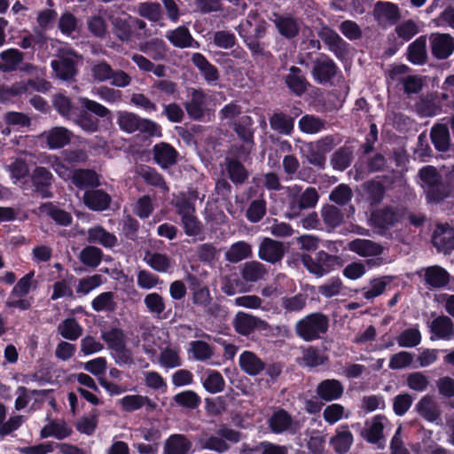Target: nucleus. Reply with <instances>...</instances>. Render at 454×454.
Returning a JSON list of instances; mask_svg holds the SVG:
<instances>
[{
  "label": "nucleus",
  "mask_w": 454,
  "mask_h": 454,
  "mask_svg": "<svg viewBox=\"0 0 454 454\" xmlns=\"http://www.w3.org/2000/svg\"><path fill=\"white\" fill-rule=\"evenodd\" d=\"M353 442V435L348 427H340L331 440L333 449L338 453H346Z\"/></svg>",
  "instance_id": "obj_49"
},
{
  "label": "nucleus",
  "mask_w": 454,
  "mask_h": 454,
  "mask_svg": "<svg viewBox=\"0 0 454 454\" xmlns=\"http://www.w3.org/2000/svg\"><path fill=\"white\" fill-rule=\"evenodd\" d=\"M319 37L325 42L332 51L342 50L346 44L343 39L333 29L324 27L319 31Z\"/></svg>",
  "instance_id": "obj_56"
},
{
  "label": "nucleus",
  "mask_w": 454,
  "mask_h": 454,
  "mask_svg": "<svg viewBox=\"0 0 454 454\" xmlns=\"http://www.w3.org/2000/svg\"><path fill=\"white\" fill-rule=\"evenodd\" d=\"M31 180L35 192L39 193L43 198H51L52 196L49 187L52 184L53 176L48 169L43 167H36L31 175Z\"/></svg>",
  "instance_id": "obj_17"
},
{
  "label": "nucleus",
  "mask_w": 454,
  "mask_h": 454,
  "mask_svg": "<svg viewBox=\"0 0 454 454\" xmlns=\"http://www.w3.org/2000/svg\"><path fill=\"white\" fill-rule=\"evenodd\" d=\"M72 429L63 420H52L46 424L40 432L42 438L55 437L59 440L68 437Z\"/></svg>",
  "instance_id": "obj_31"
},
{
  "label": "nucleus",
  "mask_w": 454,
  "mask_h": 454,
  "mask_svg": "<svg viewBox=\"0 0 454 454\" xmlns=\"http://www.w3.org/2000/svg\"><path fill=\"white\" fill-rule=\"evenodd\" d=\"M270 430L276 434H295L301 428V424L284 409H278L267 420Z\"/></svg>",
  "instance_id": "obj_6"
},
{
  "label": "nucleus",
  "mask_w": 454,
  "mask_h": 454,
  "mask_svg": "<svg viewBox=\"0 0 454 454\" xmlns=\"http://www.w3.org/2000/svg\"><path fill=\"white\" fill-rule=\"evenodd\" d=\"M192 446L184 434H171L165 442L164 454H187Z\"/></svg>",
  "instance_id": "obj_27"
},
{
  "label": "nucleus",
  "mask_w": 454,
  "mask_h": 454,
  "mask_svg": "<svg viewBox=\"0 0 454 454\" xmlns=\"http://www.w3.org/2000/svg\"><path fill=\"white\" fill-rule=\"evenodd\" d=\"M147 310L154 317L160 318L165 310V302L163 298L157 293H151L145 295L144 299Z\"/></svg>",
  "instance_id": "obj_62"
},
{
  "label": "nucleus",
  "mask_w": 454,
  "mask_h": 454,
  "mask_svg": "<svg viewBox=\"0 0 454 454\" xmlns=\"http://www.w3.org/2000/svg\"><path fill=\"white\" fill-rule=\"evenodd\" d=\"M39 213L42 215L50 216L59 225L67 226L72 222V216L67 211L60 209L54 204L48 202L39 207Z\"/></svg>",
  "instance_id": "obj_38"
},
{
  "label": "nucleus",
  "mask_w": 454,
  "mask_h": 454,
  "mask_svg": "<svg viewBox=\"0 0 454 454\" xmlns=\"http://www.w3.org/2000/svg\"><path fill=\"white\" fill-rule=\"evenodd\" d=\"M177 213L181 216L184 232L188 236H198L202 231V224L195 215V207L186 200H177Z\"/></svg>",
  "instance_id": "obj_7"
},
{
  "label": "nucleus",
  "mask_w": 454,
  "mask_h": 454,
  "mask_svg": "<svg viewBox=\"0 0 454 454\" xmlns=\"http://www.w3.org/2000/svg\"><path fill=\"white\" fill-rule=\"evenodd\" d=\"M400 347L413 348L421 340V334L418 328L411 327L403 331L396 339Z\"/></svg>",
  "instance_id": "obj_63"
},
{
  "label": "nucleus",
  "mask_w": 454,
  "mask_h": 454,
  "mask_svg": "<svg viewBox=\"0 0 454 454\" xmlns=\"http://www.w3.org/2000/svg\"><path fill=\"white\" fill-rule=\"evenodd\" d=\"M267 274V269L259 262H247L241 269V276L246 282H257Z\"/></svg>",
  "instance_id": "obj_46"
},
{
  "label": "nucleus",
  "mask_w": 454,
  "mask_h": 454,
  "mask_svg": "<svg viewBox=\"0 0 454 454\" xmlns=\"http://www.w3.org/2000/svg\"><path fill=\"white\" fill-rule=\"evenodd\" d=\"M397 36L403 40V42L410 41L413 36L419 33V27L417 22L412 20H407L395 27V29ZM403 43H402L403 44Z\"/></svg>",
  "instance_id": "obj_64"
},
{
  "label": "nucleus",
  "mask_w": 454,
  "mask_h": 454,
  "mask_svg": "<svg viewBox=\"0 0 454 454\" xmlns=\"http://www.w3.org/2000/svg\"><path fill=\"white\" fill-rule=\"evenodd\" d=\"M58 333L69 340H76L82 333V327L74 318H67L58 326Z\"/></svg>",
  "instance_id": "obj_50"
},
{
  "label": "nucleus",
  "mask_w": 454,
  "mask_h": 454,
  "mask_svg": "<svg viewBox=\"0 0 454 454\" xmlns=\"http://www.w3.org/2000/svg\"><path fill=\"white\" fill-rule=\"evenodd\" d=\"M116 121L120 129L128 134L138 131L148 137H161V128L159 124L152 120L141 118L134 113L119 111Z\"/></svg>",
  "instance_id": "obj_3"
},
{
  "label": "nucleus",
  "mask_w": 454,
  "mask_h": 454,
  "mask_svg": "<svg viewBox=\"0 0 454 454\" xmlns=\"http://www.w3.org/2000/svg\"><path fill=\"white\" fill-rule=\"evenodd\" d=\"M372 14L378 24L384 27L394 25L401 18L398 5L386 1H378L374 4Z\"/></svg>",
  "instance_id": "obj_9"
},
{
  "label": "nucleus",
  "mask_w": 454,
  "mask_h": 454,
  "mask_svg": "<svg viewBox=\"0 0 454 454\" xmlns=\"http://www.w3.org/2000/svg\"><path fill=\"white\" fill-rule=\"evenodd\" d=\"M144 261L154 270L160 273L171 272L174 269L175 262L167 254L160 253L146 252Z\"/></svg>",
  "instance_id": "obj_26"
},
{
  "label": "nucleus",
  "mask_w": 454,
  "mask_h": 454,
  "mask_svg": "<svg viewBox=\"0 0 454 454\" xmlns=\"http://www.w3.org/2000/svg\"><path fill=\"white\" fill-rule=\"evenodd\" d=\"M35 272L31 270L20 278L12 290V296L22 298L27 295L31 291L37 288L38 283L35 280Z\"/></svg>",
  "instance_id": "obj_39"
},
{
  "label": "nucleus",
  "mask_w": 454,
  "mask_h": 454,
  "mask_svg": "<svg viewBox=\"0 0 454 454\" xmlns=\"http://www.w3.org/2000/svg\"><path fill=\"white\" fill-rule=\"evenodd\" d=\"M39 161L41 163L50 164L55 173L63 180H71L74 170H71L63 161L58 157L43 153L40 156Z\"/></svg>",
  "instance_id": "obj_47"
},
{
  "label": "nucleus",
  "mask_w": 454,
  "mask_h": 454,
  "mask_svg": "<svg viewBox=\"0 0 454 454\" xmlns=\"http://www.w3.org/2000/svg\"><path fill=\"white\" fill-rule=\"evenodd\" d=\"M53 105L60 115L70 121L74 118L77 113V109L73 106L70 98L63 94H58L54 97Z\"/></svg>",
  "instance_id": "obj_58"
},
{
  "label": "nucleus",
  "mask_w": 454,
  "mask_h": 454,
  "mask_svg": "<svg viewBox=\"0 0 454 454\" xmlns=\"http://www.w3.org/2000/svg\"><path fill=\"white\" fill-rule=\"evenodd\" d=\"M139 49L154 60L164 59L167 56V45L163 40L159 38H154L142 43Z\"/></svg>",
  "instance_id": "obj_44"
},
{
  "label": "nucleus",
  "mask_w": 454,
  "mask_h": 454,
  "mask_svg": "<svg viewBox=\"0 0 454 454\" xmlns=\"http://www.w3.org/2000/svg\"><path fill=\"white\" fill-rule=\"evenodd\" d=\"M233 325L237 333L247 336L255 329H267L268 324L259 317L239 311L236 314Z\"/></svg>",
  "instance_id": "obj_11"
},
{
  "label": "nucleus",
  "mask_w": 454,
  "mask_h": 454,
  "mask_svg": "<svg viewBox=\"0 0 454 454\" xmlns=\"http://www.w3.org/2000/svg\"><path fill=\"white\" fill-rule=\"evenodd\" d=\"M102 339L112 351L116 363L120 365L133 363L132 354L126 348L124 333L118 328H112L102 333Z\"/></svg>",
  "instance_id": "obj_5"
},
{
  "label": "nucleus",
  "mask_w": 454,
  "mask_h": 454,
  "mask_svg": "<svg viewBox=\"0 0 454 454\" xmlns=\"http://www.w3.org/2000/svg\"><path fill=\"white\" fill-rule=\"evenodd\" d=\"M337 72L338 67L335 63L327 57H322L315 61L312 76L316 82L326 84L332 82Z\"/></svg>",
  "instance_id": "obj_12"
},
{
  "label": "nucleus",
  "mask_w": 454,
  "mask_h": 454,
  "mask_svg": "<svg viewBox=\"0 0 454 454\" xmlns=\"http://www.w3.org/2000/svg\"><path fill=\"white\" fill-rule=\"evenodd\" d=\"M419 413L427 421L434 422L440 417V410L437 403L429 395H425L417 403Z\"/></svg>",
  "instance_id": "obj_42"
},
{
  "label": "nucleus",
  "mask_w": 454,
  "mask_h": 454,
  "mask_svg": "<svg viewBox=\"0 0 454 454\" xmlns=\"http://www.w3.org/2000/svg\"><path fill=\"white\" fill-rule=\"evenodd\" d=\"M387 423V419L383 416H375L371 421L366 423V428L364 432V437L372 443H379L382 439V433Z\"/></svg>",
  "instance_id": "obj_35"
},
{
  "label": "nucleus",
  "mask_w": 454,
  "mask_h": 454,
  "mask_svg": "<svg viewBox=\"0 0 454 454\" xmlns=\"http://www.w3.org/2000/svg\"><path fill=\"white\" fill-rule=\"evenodd\" d=\"M284 255L283 246L280 242L266 238L259 247V257L266 262L275 263Z\"/></svg>",
  "instance_id": "obj_21"
},
{
  "label": "nucleus",
  "mask_w": 454,
  "mask_h": 454,
  "mask_svg": "<svg viewBox=\"0 0 454 454\" xmlns=\"http://www.w3.org/2000/svg\"><path fill=\"white\" fill-rule=\"evenodd\" d=\"M160 364L164 368H175L181 365L179 349L174 347L167 346L162 348L160 355Z\"/></svg>",
  "instance_id": "obj_61"
},
{
  "label": "nucleus",
  "mask_w": 454,
  "mask_h": 454,
  "mask_svg": "<svg viewBox=\"0 0 454 454\" xmlns=\"http://www.w3.org/2000/svg\"><path fill=\"white\" fill-rule=\"evenodd\" d=\"M294 122V118L283 113H275L270 119L271 129L285 135H289L293 131Z\"/></svg>",
  "instance_id": "obj_52"
},
{
  "label": "nucleus",
  "mask_w": 454,
  "mask_h": 454,
  "mask_svg": "<svg viewBox=\"0 0 454 454\" xmlns=\"http://www.w3.org/2000/svg\"><path fill=\"white\" fill-rule=\"evenodd\" d=\"M83 202L91 210L103 211L108 208L111 197L102 190H89L83 195Z\"/></svg>",
  "instance_id": "obj_22"
},
{
  "label": "nucleus",
  "mask_w": 454,
  "mask_h": 454,
  "mask_svg": "<svg viewBox=\"0 0 454 454\" xmlns=\"http://www.w3.org/2000/svg\"><path fill=\"white\" fill-rule=\"evenodd\" d=\"M24 70L30 74L36 75V79H30L27 82L25 81V84L27 85L26 92L30 90L46 92L49 90V89L51 88V83L40 78L41 76H43L45 74L44 70L31 65H27L24 67Z\"/></svg>",
  "instance_id": "obj_37"
},
{
  "label": "nucleus",
  "mask_w": 454,
  "mask_h": 454,
  "mask_svg": "<svg viewBox=\"0 0 454 454\" xmlns=\"http://www.w3.org/2000/svg\"><path fill=\"white\" fill-rule=\"evenodd\" d=\"M286 83L288 88L298 96L304 93L308 86V82L301 74V69L296 67L290 68V73L286 78Z\"/></svg>",
  "instance_id": "obj_45"
},
{
  "label": "nucleus",
  "mask_w": 454,
  "mask_h": 454,
  "mask_svg": "<svg viewBox=\"0 0 454 454\" xmlns=\"http://www.w3.org/2000/svg\"><path fill=\"white\" fill-rule=\"evenodd\" d=\"M3 60L0 63V71L12 72L17 69L23 60V54L16 49H9L0 54Z\"/></svg>",
  "instance_id": "obj_48"
},
{
  "label": "nucleus",
  "mask_w": 454,
  "mask_h": 454,
  "mask_svg": "<svg viewBox=\"0 0 454 454\" xmlns=\"http://www.w3.org/2000/svg\"><path fill=\"white\" fill-rule=\"evenodd\" d=\"M316 393L321 400L332 402L339 400L342 396L344 387L338 380L327 379L317 385Z\"/></svg>",
  "instance_id": "obj_16"
},
{
  "label": "nucleus",
  "mask_w": 454,
  "mask_h": 454,
  "mask_svg": "<svg viewBox=\"0 0 454 454\" xmlns=\"http://www.w3.org/2000/svg\"><path fill=\"white\" fill-rule=\"evenodd\" d=\"M393 278L390 276H382L373 278L370 281L368 289H364V297L366 300L374 299L384 293L386 287L390 285Z\"/></svg>",
  "instance_id": "obj_51"
},
{
  "label": "nucleus",
  "mask_w": 454,
  "mask_h": 454,
  "mask_svg": "<svg viewBox=\"0 0 454 454\" xmlns=\"http://www.w3.org/2000/svg\"><path fill=\"white\" fill-rule=\"evenodd\" d=\"M402 215L391 208L379 209L372 213L370 217L371 225L377 229L380 234H385L391 227L400 222Z\"/></svg>",
  "instance_id": "obj_10"
},
{
  "label": "nucleus",
  "mask_w": 454,
  "mask_h": 454,
  "mask_svg": "<svg viewBox=\"0 0 454 454\" xmlns=\"http://www.w3.org/2000/svg\"><path fill=\"white\" fill-rule=\"evenodd\" d=\"M79 58L76 54L69 52L60 55L57 59L51 61V67L57 76L62 80L72 79L76 74V63Z\"/></svg>",
  "instance_id": "obj_13"
},
{
  "label": "nucleus",
  "mask_w": 454,
  "mask_h": 454,
  "mask_svg": "<svg viewBox=\"0 0 454 454\" xmlns=\"http://www.w3.org/2000/svg\"><path fill=\"white\" fill-rule=\"evenodd\" d=\"M198 446L199 450H209L218 453H223L229 450V445L218 434L200 438Z\"/></svg>",
  "instance_id": "obj_55"
},
{
  "label": "nucleus",
  "mask_w": 454,
  "mask_h": 454,
  "mask_svg": "<svg viewBox=\"0 0 454 454\" xmlns=\"http://www.w3.org/2000/svg\"><path fill=\"white\" fill-rule=\"evenodd\" d=\"M431 331L439 339L451 340L454 338V325L451 319L442 316L434 319L431 324Z\"/></svg>",
  "instance_id": "obj_40"
},
{
  "label": "nucleus",
  "mask_w": 454,
  "mask_h": 454,
  "mask_svg": "<svg viewBox=\"0 0 454 454\" xmlns=\"http://www.w3.org/2000/svg\"><path fill=\"white\" fill-rule=\"evenodd\" d=\"M73 137L72 131L62 126L53 127L40 135V138L51 150L65 147L71 143Z\"/></svg>",
  "instance_id": "obj_8"
},
{
  "label": "nucleus",
  "mask_w": 454,
  "mask_h": 454,
  "mask_svg": "<svg viewBox=\"0 0 454 454\" xmlns=\"http://www.w3.org/2000/svg\"><path fill=\"white\" fill-rule=\"evenodd\" d=\"M432 242L438 251L449 253L454 249V229L448 224L436 226Z\"/></svg>",
  "instance_id": "obj_14"
},
{
  "label": "nucleus",
  "mask_w": 454,
  "mask_h": 454,
  "mask_svg": "<svg viewBox=\"0 0 454 454\" xmlns=\"http://www.w3.org/2000/svg\"><path fill=\"white\" fill-rule=\"evenodd\" d=\"M153 159L162 168H167L176 163L178 153L167 143H160L153 146Z\"/></svg>",
  "instance_id": "obj_19"
},
{
  "label": "nucleus",
  "mask_w": 454,
  "mask_h": 454,
  "mask_svg": "<svg viewBox=\"0 0 454 454\" xmlns=\"http://www.w3.org/2000/svg\"><path fill=\"white\" fill-rule=\"evenodd\" d=\"M328 329V318L321 313H312L297 322V334L307 341L319 339Z\"/></svg>",
  "instance_id": "obj_4"
},
{
  "label": "nucleus",
  "mask_w": 454,
  "mask_h": 454,
  "mask_svg": "<svg viewBox=\"0 0 454 454\" xmlns=\"http://www.w3.org/2000/svg\"><path fill=\"white\" fill-rule=\"evenodd\" d=\"M299 129L306 134H317L326 129V121L313 114H306L299 121Z\"/></svg>",
  "instance_id": "obj_41"
},
{
  "label": "nucleus",
  "mask_w": 454,
  "mask_h": 454,
  "mask_svg": "<svg viewBox=\"0 0 454 454\" xmlns=\"http://www.w3.org/2000/svg\"><path fill=\"white\" fill-rule=\"evenodd\" d=\"M88 241L90 243L100 244L105 247H113L116 244L117 239L101 226H96L89 229Z\"/></svg>",
  "instance_id": "obj_43"
},
{
  "label": "nucleus",
  "mask_w": 454,
  "mask_h": 454,
  "mask_svg": "<svg viewBox=\"0 0 454 454\" xmlns=\"http://www.w3.org/2000/svg\"><path fill=\"white\" fill-rule=\"evenodd\" d=\"M200 380L204 388L210 394L222 392L225 386L223 377L219 372L215 370H206L202 373Z\"/></svg>",
  "instance_id": "obj_33"
},
{
  "label": "nucleus",
  "mask_w": 454,
  "mask_h": 454,
  "mask_svg": "<svg viewBox=\"0 0 454 454\" xmlns=\"http://www.w3.org/2000/svg\"><path fill=\"white\" fill-rule=\"evenodd\" d=\"M253 120L248 115L241 116L235 124V131L245 143V150L248 153L254 144Z\"/></svg>",
  "instance_id": "obj_32"
},
{
  "label": "nucleus",
  "mask_w": 454,
  "mask_h": 454,
  "mask_svg": "<svg viewBox=\"0 0 454 454\" xmlns=\"http://www.w3.org/2000/svg\"><path fill=\"white\" fill-rule=\"evenodd\" d=\"M419 176L428 203H439L454 194V166L443 167L440 172L433 166H426Z\"/></svg>",
  "instance_id": "obj_1"
},
{
  "label": "nucleus",
  "mask_w": 454,
  "mask_h": 454,
  "mask_svg": "<svg viewBox=\"0 0 454 454\" xmlns=\"http://www.w3.org/2000/svg\"><path fill=\"white\" fill-rule=\"evenodd\" d=\"M424 271L425 281L432 288H441L449 283V273L439 266L428 267Z\"/></svg>",
  "instance_id": "obj_34"
},
{
  "label": "nucleus",
  "mask_w": 454,
  "mask_h": 454,
  "mask_svg": "<svg viewBox=\"0 0 454 454\" xmlns=\"http://www.w3.org/2000/svg\"><path fill=\"white\" fill-rule=\"evenodd\" d=\"M91 307L97 312L115 310L114 294L113 292L101 293L92 300Z\"/></svg>",
  "instance_id": "obj_57"
},
{
  "label": "nucleus",
  "mask_w": 454,
  "mask_h": 454,
  "mask_svg": "<svg viewBox=\"0 0 454 454\" xmlns=\"http://www.w3.org/2000/svg\"><path fill=\"white\" fill-rule=\"evenodd\" d=\"M166 38L169 43L180 49L184 48H199V43L194 40L189 29L184 26H180L175 29L166 32Z\"/></svg>",
  "instance_id": "obj_15"
},
{
  "label": "nucleus",
  "mask_w": 454,
  "mask_h": 454,
  "mask_svg": "<svg viewBox=\"0 0 454 454\" xmlns=\"http://www.w3.org/2000/svg\"><path fill=\"white\" fill-rule=\"evenodd\" d=\"M185 108L191 118L200 119L206 109V95L201 90H192L191 98L185 104Z\"/></svg>",
  "instance_id": "obj_30"
},
{
  "label": "nucleus",
  "mask_w": 454,
  "mask_h": 454,
  "mask_svg": "<svg viewBox=\"0 0 454 454\" xmlns=\"http://www.w3.org/2000/svg\"><path fill=\"white\" fill-rule=\"evenodd\" d=\"M251 254V247L245 241H239L231 246L225 253V258L231 262H239L250 257Z\"/></svg>",
  "instance_id": "obj_53"
},
{
  "label": "nucleus",
  "mask_w": 454,
  "mask_h": 454,
  "mask_svg": "<svg viewBox=\"0 0 454 454\" xmlns=\"http://www.w3.org/2000/svg\"><path fill=\"white\" fill-rule=\"evenodd\" d=\"M70 181L79 189L97 187L100 184L98 174L90 169L79 168L74 170V174Z\"/></svg>",
  "instance_id": "obj_28"
},
{
  "label": "nucleus",
  "mask_w": 454,
  "mask_h": 454,
  "mask_svg": "<svg viewBox=\"0 0 454 454\" xmlns=\"http://www.w3.org/2000/svg\"><path fill=\"white\" fill-rule=\"evenodd\" d=\"M240 369L250 376L259 375L265 369V363L254 352L246 350L239 356Z\"/></svg>",
  "instance_id": "obj_20"
},
{
  "label": "nucleus",
  "mask_w": 454,
  "mask_h": 454,
  "mask_svg": "<svg viewBox=\"0 0 454 454\" xmlns=\"http://www.w3.org/2000/svg\"><path fill=\"white\" fill-rule=\"evenodd\" d=\"M321 215L325 224L330 228H336L343 221L341 211L333 205L324 206L321 209Z\"/></svg>",
  "instance_id": "obj_60"
},
{
  "label": "nucleus",
  "mask_w": 454,
  "mask_h": 454,
  "mask_svg": "<svg viewBox=\"0 0 454 454\" xmlns=\"http://www.w3.org/2000/svg\"><path fill=\"white\" fill-rule=\"evenodd\" d=\"M433 145L439 152H447L450 147V129L447 124L437 123L431 129Z\"/></svg>",
  "instance_id": "obj_25"
},
{
  "label": "nucleus",
  "mask_w": 454,
  "mask_h": 454,
  "mask_svg": "<svg viewBox=\"0 0 454 454\" xmlns=\"http://www.w3.org/2000/svg\"><path fill=\"white\" fill-rule=\"evenodd\" d=\"M427 57V37L421 35L409 45L407 58L412 64L422 65L426 62Z\"/></svg>",
  "instance_id": "obj_29"
},
{
  "label": "nucleus",
  "mask_w": 454,
  "mask_h": 454,
  "mask_svg": "<svg viewBox=\"0 0 454 454\" xmlns=\"http://www.w3.org/2000/svg\"><path fill=\"white\" fill-rule=\"evenodd\" d=\"M160 330L155 327L146 329L142 334V349L151 358H153L161 348L160 344Z\"/></svg>",
  "instance_id": "obj_36"
},
{
  "label": "nucleus",
  "mask_w": 454,
  "mask_h": 454,
  "mask_svg": "<svg viewBox=\"0 0 454 454\" xmlns=\"http://www.w3.org/2000/svg\"><path fill=\"white\" fill-rule=\"evenodd\" d=\"M285 189V216L288 219L298 217L302 210L312 208L318 202L319 195L314 187H307L302 191L300 185L294 184Z\"/></svg>",
  "instance_id": "obj_2"
},
{
  "label": "nucleus",
  "mask_w": 454,
  "mask_h": 454,
  "mask_svg": "<svg viewBox=\"0 0 454 454\" xmlns=\"http://www.w3.org/2000/svg\"><path fill=\"white\" fill-rule=\"evenodd\" d=\"M430 39L432 53L435 58L445 59L452 54L454 42L449 35L434 34Z\"/></svg>",
  "instance_id": "obj_18"
},
{
  "label": "nucleus",
  "mask_w": 454,
  "mask_h": 454,
  "mask_svg": "<svg viewBox=\"0 0 454 454\" xmlns=\"http://www.w3.org/2000/svg\"><path fill=\"white\" fill-rule=\"evenodd\" d=\"M71 121L87 133H95L99 129V121L86 111L76 113Z\"/></svg>",
  "instance_id": "obj_54"
},
{
  "label": "nucleus",
  "mask_w": 454,
  "mask_h": 454,
  "mask_svg": "<svg viewBox=\"0 0 454 454\" xmlns=\"http://www.w3.org/2000/svg\"><path fill=\"white\" fill-rule=\"evenodd\" d=\"M274 23L279 33L286 38H293L299 32V25L297 21L293 18L278 17L275 19Z\"/></svg>",
  "instance_id": "obj_59"
},
{
  "label": "nucleus",
  "mask_w": 454,
  "mask_h": 454,
  "mask_svg": "<svg viewBox=\"0 0 454 454\" xmlns=\"http://www.w3.org/2000/svg\"><path fill=\"white\" fill-rule=\"evenodd\" d=\"M348 248L363 257L381 254L383 248L370 239H356L348 244Z\"/></svg>",
  "instance_id": "obj_23"
},
{
  "label": "nucleus",
  "mask_w": 454,
  "mask_h": 454,
  "mask_svg": "<svg viewBox=\"0 0 454 454\" xmlns=\"http://www.w3.org/2000/svg\"><path fill=\"white\" fill-rule=\"evenodd\" d=\"M192 61L200 70L207 83L211 84L219 79V72L217 68L212 65L204 55L195 52L192 56Z\"/></svg>",
  "instance_id": "obj_24"
}]
</instances>
